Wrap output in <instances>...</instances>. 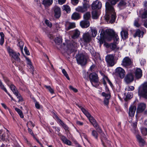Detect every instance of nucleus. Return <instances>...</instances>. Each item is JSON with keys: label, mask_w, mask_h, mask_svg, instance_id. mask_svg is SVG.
<instances>
[{"label": "nucleus", "mask_w": 147, "mask_h": 147, "mask_svg": "<svg viewBox=\"0 0 147 147\" xmlns=\"http://www.w3.org/2000/svg\"><path fill=\"white\" fill-rule=\"evenodd\" d=\"M126 3L123 0L121 1L118 4V6L120 8L124 7L126 5Z\"/></svg>", "instance_id": "nucleus-36"}, {"label": "nucleus", "mask_w": 147, "mask_h": 147, "mask_svg": "<svg viewBox=\"0 0 147 147\" xmlns=\"http://www.w3.org/2000/svg\"><path fill=\"white\" fill-rule=\"evenodd\" d=\"M92 18L93 19H97L99 16L98 12L96 11H93L92 12Z\"/></svg>", "instance_id": "nucleus-34"}, {"label": "nucleus", "mask_w": 147, "mask_h": 147, "mask_svg": "<svg viewBox=\"0 0 147 147\" xmlns=\"http://www.w3.org/2000/svg\"><path fill=\"white\" fill-rule=\"evenodd\" d=\"M134 89V88L133 86H128L125 88V90L127 91H132Z\"/></svg>", "instance_id": "nucleus-50"}, {"label": "nucleus", "mask_w": 147, "mask_h": 147, "mask_svg": "<svg viewBox=\"0 0 147 147\" xmlns=\"http://www.w3.org/2000/svg\"><path fill=\"white\" fill-rule=\"evenodd\" d=\"M119 0H108L105 3L106 14L105 19L110 20V22H115L116 18V13L113 5H115Z\"/></svg>", "instance_id": "nucleus-1"}, {"label": "nucleus", "mask_w": 147, "mask_h": 147, "mask_svg": "<svg viewBox=\"0 0 147 147\" xmlns=\"http://www.w3.org/2000/svg\"><path fill=\"white\" fill-rule=\"evenodd\" d=\"M7 49L10 56L16 61L18 62L20 61V59L19 58L20 55L19 53L16 52L9 47L7 48Z\"/></svg>", "instance_id": "nucleus-3"}, {"label": "nucleus", "mask_w": 147, "mask_h": 147, "mask_svg": "<svg viewBox=\"0 0 147 147\" xmlns=\"http://www.w3.org/2000/svg\"><path fill=\"white\" fill-rule=\"evenodd\" d=\"M139 96L147 99V82H146L140 86L138 90Z\"/></svg>", "instance_id": "nucleus-2"}, {"label": "nucleus", "mask_w": 147, "mask_h": 147, "mask_svg": "<svg viewBox=\"0 0 147 147\" xmlns=\"http://www.w3.org/2000/svg\"><path fill=\"white\" fill-rule=\"evenodd\" d=\"M105 60L108 67L113 66L115 63L114 59V56L113 55H109L107 56Z\"/></svg>", "instance_id": "nucleus-6"}, {"label": "nucleus", "mask_w": 147, "mask_h": 147, "mask_svg": "<svg viewBox=\"0 0 147 147\" xmlns=\"http://www.w3.org/2000/svg\"><path fill=\"white\" fill-rule=\"evenodd\" d=\"M121 35L123 39H125L128 38V32L125 30H122L121 32Z\"/></svg>", "instance_id": "nucleus-23"}, {"label": "nucleus", "mask_w": 147, "mask_h": 147, "mask_svg": "<svg viewBox=\"0 0 147 147\" xmlns=\"http://www.w3.org/2000/svg\"><path fill=\"white\" fill-rule=\"evenodd\" d=\"M87 117L95 128H97L98 127V124L96 123V121L93 117L90 115V116L89 117Z\"/></svg>", "instance_id": "nucleus-21"}, {"label": "nucleus", "mask_w": 147, "mask_h": 147, "mask_svg": "<svg viewBox=\"0 0 147 147\" xmlns=\"http://www.w3.org/2000/svg\"><path fill=\"white\" fill-rule=\"evenodd\" d=\"M80 34V32L78 30H75L73 31V35L72 38L73 39H76L78 37Z\"/></svg>", "instance_id": "nucleus-24"}, {"label": "nucleus", "mask_w": 147, "mask_h": 147, "mask_svg": "<svg viewBox=\"0 0 147 147\" xmlns=\"http://www.w3.org/2000/svg\"><path fill=\"white\" fill-rule=\"evenodd\" d=\"M62 72L64 75L66 77V78L68 80H69V78L67 72L64 69H62Z\"/></svg>", "instance_id": "nucleus-48"}, {"label": "nucleus", "mask_w": 147, "mask_h": 147, "mask_svg": "<svg viewBox=\"0 0 147 147\" xmlns=\"http://www.w3.org/2000/svg\"><path fill=\"white\" fill-rule=\"evenodd\" d=\"M134 74L136 78L137 79H140L142 76V70L140 68H138L136 70Z\"/></svg>", "instance_id": "nucleus-18"}, {"label": "nucleus", "mask_w": 147, "mask_h": 147, "mask_svg": "<svg viewBox=\"0 0 147 147\" xmlns=\"http://www.w3.org/2000/svg\"><path fill=\"white\" fill-rule=\"evenodd\" d=\"M81 40L84 45H85L91 41L92 37L89 32L85 33L84 34Z\"/></svg>", "instance_id": "nucleus-7"}, {"label": "nucleus", "mask_w": 147, "mask_h": 147, "mask_svg": "<svg viewBox=\"0 0 147 147\" xmlns=\"http://www.w3.org/2000/svg\"><path fill=\"white\" fill-rule=\"evenodd\" d=\"M141 18L143 19H145L147 18V10H144L141 16Z\"/></svg>", "instance_id": "nucleus-45"}, {"label": "nucleus", "mask_w": 147, "mask_h": 147, "mask_svg": "<svg viewBox=\"0 0 147 147\" xmlns=\"http://www.w3.org/2000/svg\"><path fill=\"white\" fill-rule=\"evenodd\" d=\"M114 38V40L115 42H117L119 40L118 36L117 34H115L112 37Z\"/></svg>", "instance_id": "nucleus-63"}, {"label": "nucleus", "mask_w": 147, "mask_h": 147, "mask_svg": "<svg viewBox=\"0 0 147 147\" xmlns=\"http://www.w3.org/2000/svg\"><path fill=\"white\" fill-rule=\"evenodd\" d=\"M137 123L136 121L131 122V125L134 129H135L136 127Z\"/></svg>", "instance_id": "nucleus-55"}, {"label": "nucleus", "mask_w": 147, "mask_h": 147, "mask_svg": "<svg viewBox=\"0 0 147 147\" xmlns=\"http://www.w3.org/2000/svg\"><path fill=\"white\" fill-rule=\"evenodd\" d=\"M80 25L82 28H87L90 26V22L88 20H84L80 22Z\"/></svg>", "instance_id": "nucleus-20"}, {"label": "nucleus", "mask_w": 147, "mask_h": 147, "mask_svg": "<svg viewBox=\"0 0 147 147\" xmlns=\"http://www.w3.org/2000/svg\"><path fill=\"white\" fill-rule=\"evenodd\" d=\"M55 42L57 44H60L62 42V39L61 36H58L55 39Z\"/></svg>", "instance_id": "nucleus-30"}, {"label": "nucleus", "mask_w": 147, "mask_h": 147, "mask_svg": "<svg viewBox=\"0 0 147 147\" xmlns=\"http://www.w3.org/2000/svg\"><path fill=\"white\" fill-rule=\"evenodd\" d=\"M133 76L131 74H127L125 78V81L127 83L131 82L133 80Z\"/></svg>", "instance_id": "nucleus-19"}, {"label": "nucleus", "mask_w": 147, "mask_h": 147, "mask_svg": "<svg viewBox=\"0 0 147 147\" xmlns=\"http://www.w3.org/2000/svg\"><path fill=\"white\" fill-rule=\"evenodd\" d=\"M28 132L31 134L32 135V136L34 137V138L36 140V141L37 142H38L40 144V146H42V145L40 143V142H39V141L37 139H36V138L34 136V134H33V132L32 131V130L30 128H28Z\"/></svg>", "instance_id": "nucleus-41"}, {"label": "nucleus", "mask_w": 147, "mask_h": 147, "mask_svg": "<svg viewBox=\"0 0 147 147\" xmlns=\"http://www.w3.org/2000/svg\"><path fill=\"white\" fill-rule=\"evenodd\" d=\"M0 86L1 88L4 90L6 93H7L9 95V94L8 93L7 90L6 88L4 87V86L1 80H0Z\"/></svg>", "instance_id": "nucleus-44"}, {"label": "nucleus", "mask_w": 147, "mask_h": 147, "mask_svg": "<svg viewBox=\"0 0 147 147\" xmlns=\"http://www.w3.org/2000/svg\"><path fill=\"white\" fill-rule=\"evenodd\" d=\"M71 3L74 5H77L78 3L79 0H71Z\"/></svg>", "instance_id": "nucleus-61"}, {"label": "nucleus", "mask_w": 147, "mask_h": 147, "mask_svg": "<svg viewBox=\"0 0 147 147\" xmlns=\"http://www.w3.org/2000/svg\"><path fill=\"white\" fill-rule=\"evenodd\" d=\"M45 33L47 35V36L51 39H53L54 38V37L53 35L51 34H49L48 32H45Z\"/></svg>", "instance_id": "nucleus-59"}, {"label": "nucleus", "mask_w": 147, "mask_h": 147, "mask_svg": "<svg viewBox=\"0 0 147 147\" xmlns=\"http://www.w3.org/2000/svg\"><path fill=\"white\" fill-rule=\"evenodd\" d=\"M92 135L96 139L98 138V134L95 130H93L92 131Z\"/></svg>", "instance_id": "nucleus-49"}, {"label": "nucleus", "mask_w": 147, "mask_h": 147, "mask_svg": "<svg viewBox=\"0 0 147 147\" xmlns=\"http://www.w3.org/2000/svg\"><path fill=\"white\" fill-rule=\"evenodd\" d=\"M8 138V135L7 133H4L2 135V140H5Z\"/></svg>", "instance_id": "nucleus-43"}, {"label": "nucleus", "mask_w": 147, "mask_h": 147, "mask_svg": "<svg viewBox=\"0 0 147 147\" xmlns=\"http://www.w3.org/2000/svg\"><path fill=\"white\" fill-rule=\"evenodd\" d=\"M15 110L18 112L21 118H24V116L21 110L17 108H16Z\"/></svg>", "instance_id": "nucleus-39"}, {"label": "nucleus", "mask_w": 147, "mask_h": 147, "mask_svg": "<svg viewBox=\"0 0 147 147\" xmlns=\"http://www.w3.org/2000/svg\"><path fill=\"white\" fill-rule=\"evenodd\" d=\"M110 46V48L113 50H114L117 47L116 44L115 43L111 44Z\"/></svg>", "instance_id": "nucleus-53"}, {"label": "nucleus", "mask_w": 147, "mask_h": 147, "mask_svg": "<svg viewBox=\"0 0 147 147\" xmlns=\"http://www.w3.org/2000/svg\"><path fill=\"white\" fill-rule=\"evenodd\" d=\"M78 63L81 65H85L87 62L86 57L82 54H78L76 57Z\"/></svg>", "instance_id": "nucleus-4"}, {"label": "nucleus", "mask_w": 147, "mask_h": 147, "mask_svg": "<svg viewBox=\"0 0 147 147\" xmlns=\"http://www.w3.org/2000/svg\"><path fill=\"white\" fill-rule=\"evenodd\" d=\"M132 63V62L128 57H126L123 60L121 65L126 67L131 65Z\"/></svg>", "instance_id": "nucleus-9"}, {"label": "nucleus", "mask_w": 147, "mask_h": 147, "mask_svg": "<svg viewBox=\"0 0 147 147\" xmlns=\"http://www.w3.org/2000/svg\"><path fill=\"white\" fill-rule=\"evenodd\" d=\"M89 77L90 81L92 86L96 87V85H94L93 82L95 83H97L98 82L99 80L97 75L96 73L93 72L90 74Z\"/></svg>", "instance_id": "nucleus-8"}, {"label": "nucleus", "mask_w": 147, "mask_h": 147, "mask_svg": "<svg viewBox=\"0 0 147 147\" xmlns=\"http://www.w3.org/2000/svg\"><path fill=\"white\" fill-rule=\"evenodd\" d=\"M54 12V16L55 18H59L61 15V10L60 8L57 6H55L53 8Z\"/></svg>", "instance_id": "nucleus-13"}, {"label": "nucleus", "mask_w": 147, "mask_h": 147, "mask_svg": "<svg viewBox=\"0 0 147 147\" xmlns=\"http://www.w3.org/2000/svg\"><path fill=\"white\" fill-rule=\"evenodd\" d=\"M90 7L88 4H84L82 6H79L76 9V10L79 12L84 13L87 10V9Z\"/></svg>", "instance_id": "nucleus-10"}, {"label": "nucleus", "mask_w": 147, "mask_h": 147, "mask_svg": "<svg viewBox=\"0 0 147 147\" xmlns=\"http://www.w3.org/2000/svg\"><path fill=\"white\" fill-rule=\"evenodd\" d=\"M26 60L28 62V65L31 68H32L33 66L32 65V63L28 57H26Z\"/></svg>", "instance_id": "nucleus-52"}, {"label": "nucleus", "mask_w": 147, "mask_h": 147, "mask_svg": "<svg viewBox=\"0 0 147 147\" xmlns=\"http://www.w3.org/2000/svg\"><path fill=\"white\" fill-rule=\"evenodd\" d=\"M102 95L105 97L104 101V104L105 105H107L109 103V100L110 98L111 95L109 93L106 94L104 92L102 93Z\"/></svg>", "instance_id": "nucleus-16"}, {"label": "nucleus", "mask_w": 147, "mask_h": 147, "mask_svg": "<svg viewBox=\"0 0 147 147\" xmlns=\"http://www.w3.org/2000/svg\"><path fill=\"white\" fill-rule=\"evenodd\" d=\"M144 33L143 32H141L139 29H137L136 32L135 34L134 35V37L135 38L137 36H138L140 37L142 36V37Z\"/></svg>", "instance_id": "nucleus-25"}, {"label": "nucleus", "mask_w": 147, "mask_h": 147, "mask_svg": "<svg viewBox=\"0 0 147 147\" xmlns=\"http://www.w3.org/2000/svg\"><path fill=\"white\" fill-rule=\"evenodd\" d=\"M45 23L48 26L50 27H51L52 26V25L51 23L48 20H45Z\"/></svg>", "instance_id": "nucleus-58"}, {"label": "nucleus", "mask_w": 147, "mask_h": 147, "mask_svg": "<svg viewBox=\"0 0 147 147\" xmlns=\"http://www.w3.org/2000/svg\"><path fill=\"white\" fill-rule=\"evenodd\" d=\"M136 109V107L134 105H131L129 109L128 114L129 116L133 117L134 116L135 111Z\"/></svg>", "instance_id": "nucleus-17"}, {"label": "nucleus", "mask_w": 147, "mask_h": 147, "mask_svg": "<svg viewBox=\"0 0 147 147\" xmlns=\"http://www.w3.org/2000/svg\"><path fill=\"white\" fill-rule=\"evenodd\" d=\"M141 132L142 134L144 135H147V128H143L141 130Z\"/></svg>", "instance_id": "nucleus-51"}, {"label": "nucleus", "mask_w": 147, "mask_h": 147, "mask_svg": "<svg viewBox=\"0 0 147 147\" xmlns=\"http://www.w3.org/2000/svg\"><path fill=\"white\" fill-rule=\"evenodd\" d=\"M60 124L63 126L64 129L65 131L68 130V127L65 124L61 119H59L58 118Z\"/></svg>", "instance_id": "nucleus-29"}, {"label": "nucleus", "mask_w": 147, "mask_h": 147, "mask_svg": "<svg viewBox=\"0 0 147 147\" xmlns=\"http://www.w3.org/2000/svg\"><path fill=\"white\" fill-rule=\"evenodd\" d=\"M79 14L76 12L74 13L71 16V19L74 20H77L80 18Z\"/></svg>", "instance_id": "nucleus-28"}, {"label": "nucleus", "mask_w": 147, "mask_h": 147, "mask_svg": "<svg viewBox=\"0 0 147 147\" xmlns=\"http://www.w3.org/2000/svg\"><path fill=\"white\" fill-rule=\"evenodd\" d=\"M45 87L51 94L54 93L53 90L50 87V86H45Z\"/></svg>", "instance_id": "nucleus-54"}, {"label": "nucleus", "mask_w": 147, "mask_h": 147, "mask_svg": "<svg viewBox=\"0 0 147 147\" xmlns=\"http://www.w3.org/2000/svg\"><path fill=\"white\" fill-rule=\"evenodd\" d=\"M77 46V43L73 40L70 42H69L67 45L68 51L70 53L74 52L76 50Z\"/></svg>", "instance_id": "nucleus-5"}, {"label": "nucleus", "mask_w": 147, "mask_h": 147, "mask_svg": "<svg viewBox=\"0 0 147 147\" xmlns=\"http://www.w3.org/2000/svg\"><path fill=\"white\" fill-rule=\"evenodd\" d=\"M18 43L17 44V45L20 47V49L21 51H22L23 49V46L24 45V43L21 40H18Z\"/></svg>", "instance_id": "nucleus-40"}, {"label": "nucleus", "mask_w": 147, "mask_h": 147, "mask_svg": "<svg viewBox=\"0 0 147 147\" xmlns=\"http://www.w3.org/2000/svg\"><path fill=\"white\" fill-rule=\"evenodd\" d=\"M10 87L11 90L15 94L18 92L16 87L13 84H11L10 86Z\"/></svg>", "instance_id": "nucleus-33"}, {"label": "nucleus", "mask_w": 147, "mask_h": 147, "mask_svg": "<svg viewBox=\"0 0 147 147\" xmlns=\"http://www.w3.org/2000/svg\"><path fill=\"white\" fill-rule=\"evenodd\" d=\"M101 7V3L98 0L94 1L91 5L92 9L93 10L98 9H100Z\"/></svg>", "instance_id": "nucleus-11"}, {"label": "nucleus", "mask_w": 147, "mask_h": 147, "mask_svg": "<svg viewBox=\"0 0 147 147\" xmlns=\"http://www.w3.org/2000/svg\"><path fill=\"white\" fill-rule=\"evenodd\" d=\"M139 20V19L137 18L136 19L134 22V25L137 27H139L140 26V24L138 23Z\"/></svg>", "instance_id": "nucleus-46"}, {"label": "nucleus", "mask_w": 147, "mask_h": 147, "mask_svg": "<svg viewBox=\"0 0 147 147\" xmlns=\"http://www.w3.org/2000/svg\"><path fill=\"white\" fill-rule=\"evenodd\" d=\"M62 9L63 11H65L67 13H69L70 12L71 8L68 5H63L62 6Z\"/></svg>", "instance_id": "nucleus-27"}, {"label": "nucleus", "mask_w": 147, "mask_h": 147, "mask_svg": "<svg viewBox=\"0 0 147 147\" xmlns=\"http://www.w3.org/2000/svg\"><path fill=\"white\" fill-rule=\"evenodd\" d=\"M92 35L93 37H95L96 36L97 34V31L96 29L91 28Z\"/></svg>", "instance_id": "nucleus-42"}, {"label": "nucleus", "mask_w": 147, "mask_h": 147, "mask_svg": "<svg viewBox=\"0 0 147 147\" xmlns=\"http://www.w3.org/2000/svg\"><path fill=\"white\" fill-rule=\"evenodd\" d=\"M106 32L108 35L112 37L114 36L115 34V32L113 30H106Z\"/></svg>", "instance_id": "nucleus-32"}, {"label": "nucleus", "mask_w": 147, "mask_h": 147, "mask_svg": "<svg viewBox=\"0 0 147 147\" xmlns=\"http://www.w3.org/2000/svg\"><path fill=\"white\" fill-rule=\"evenodd\" d=\"M78 106L79 108H80L82 112L87 117H89L90 116V113L86 111V109H85L84 108H83L81 107H80L78 105Z\"/></svg>", "instance_id": "nucleus-35"}, {"label": "nucleus", "mask_w": 147, "mask_h": 147, "mask_svg": "<svg viewBox=\"0 0 147 147\" xmlns=\"http://www.w3.org/2000/svg\"><path fill=\"white\" fill-rule=\"evenodd\" d=\"M116 72L121 78H123L125 77V72L123 68L120 67L117 68L116 69Z\"/></svg>", "instance_id": "nucleus-12"}, {"label": "nucleus", "mask_w": 147, "mask_h": 147, "mask_svg": "<svg viewBox=\"0 0 147 147\" xmlns=\"http://www.w3.org/2000/svg\"><path fill=\"white\" fill-rule=\"evenodd\" d=\"M132 97V94L131 93L128 92L126 95V98L127 99H130Z\"/></svg>", "instance_id": "nucleus-60"}, {"label": "nucleus", "mask_w": 147, "mask_h": 147, "mask_svg": "<svg viewBox=\"0 0 147 147\" xmlns=\"http://www.w3.org/2000/svg\"><path fill=\"white\" fill-rule=\"evenodd\" d=\"M53 3V0H43L42 4L46 7L50 5Z\"/></svg>", "instance_id": "nucleus-26"}, {"label": "nucleus", "mask_w": 147, "mask_h": 147, "mask_svg": "<svg viewBox=\"0 0 147 147\" xmlns=\"http://www.w3.org/2000/svg\"><path fill=\"white\" fill-rule=\"evenodd\" d=\"M136 137L140 145L141 146H144V144L145 143V141L139 135L136 136Z\"/></svg>", "instance_id": "nucleus-22"}, {"label": "nucleus", "mask_w": 147, "mask_h": 147, "mask_svg": "<svg viewBox=\"0 0 147 147\" xmlns=\"http://www.w3.org/2000/svg\"><path fill=\"white\" fill-rule=\"evenodd\" d=\"M81 137H83L86 140H88V139L87 138L86 135L84 133H79Z\"/></svg>", "instance_id": "nucleus-57"}, {"label": "nucleus", "mask_w": 147, "mask_h": 147, "mask_svg": "<svg viewBox=\"0 0 147 147\" xmlns=\"http://www.w3.org/2000/svg\"><path fill=\"white\" fill-rule=\"evenodd\" d=\"M65 28L67 30L74 28L76 27L75 24L74 22H65Z\"/></svg>", "instance_id": "nucleus-15"}, {"label": "nucleus", "mask_w": 147, "mask_h": 147, "mask_svg": "<svg viewBox=\"0 0 147 147\" xmlns=\"http://www.w3.org/2000/svg\"><path fill=\"white\" fill-rule=\"evenodd\" d=\"M83 17L84 19V20L89 21L91 17L90 12H88L84 14Z\"/></svg>", "instance_id": "nucleus-31"}, {"label": "nucleus", "mask_w": 147, "mask_h": 147, "mask_svg": "<svg viewBox=\"0 0 147 147\" xmlns=\"http://www.w3.org/2000/svg\"><path fill=\"white\" fill-rule=\"evenodd\" d=\"M146 105L144 103H140L138 104L137 108V112L138 113L143 112L146 108Z\"/></svg>", "instance_id": "nucleus-14"}, {"label": "nucleus", "mask_w": 147, "mask_h": 147, "mask_svg": "<svg viewBox=\"0 0 147 147\" xmlns=\"http://www.w3.org/2000/svg\"><path fill=\"white\" fill-rule=\"evenodd\" d=\"M101 135H102V137L101 138V140L102 141V144H103V146H107L105 145L104 144L103 142L104 141H105V142H106V141H107V138L105 136V134L103 133H102L101 134Z\"/></svg>", "instance_id": "nucleus-38"}, {"label": "nucleus", "mask_w": 147, "mask_h": 147, "mask_svg": "<svg viewBox=\"0 0 147 147\" xmlns=\"http://www.w3.org/2000/svg\"><path fill=\"white\" fill-rule=\"evenodd\" d=\"M69 88L71 90H72L74 92H78V90L75 88H74L72 86H70Z\"/></svg>", "instance_id": "nucleus-62"}, {"label": "nucleus", "mask_w": 147, "mask_h": 147, "mask_svg": "<svg viewBox=\"0 0 147 147\" xmlns=\"http://www.w3.org/2000/svg\"><path fill=\"white\" fill-rule=\"evenodd\" d=\"M24 51L26 55H30L29 51L28 49L26 47H25L24 48Z\"/></svg>", "instance_id": "nucleus-64"}, {"label": "nucleus", "mask_w": 147, "mask_h": 147, "mask_svg": "<svg viewBox=\"0 0 147 147\" xmlns=\"http://www.w3.org/2000/svg\"><path fill=\"white\" fill-rule=\"evenodd\" d=\"M100 36L99 38V41L100 44H102L103 43V39H102V38L104 37V36L103 34H102L101 33L100 34Z\"/></svg>", "instance_id": "nucleus-56"}, {"label": "nucleus", "mask_w": 147, "mask_h": 147, "mask_svg": "<svg viewBox=\"0 0 147 147\" xmlns=\"http://www.w3.org/2000/svg\"><path fill=\"white\" fill-rule=\"evenodd\" d=\"M0 35L1 36L0 39V44L1 45H2L4 43V35L3 32H1L0 33Z\"/></svg>", "instance_id": "nucleus-37"}, {"label": "nucleus", "mask_w": 147, "mask_h": 147, "mask_svg": "<svg viewBox=\"0 0 147 147\" xmlns=\"http://www.w3.org/2000/svg\"><path fill=\"white\" fill-rule=\"evenodd\" d=\"M15 95L17 97V98L19 99V102L22 101H23V98L19 92L18 93H17V94Z\"/></svg>", "instance_id": "nucleus-47"}]
</instances>
